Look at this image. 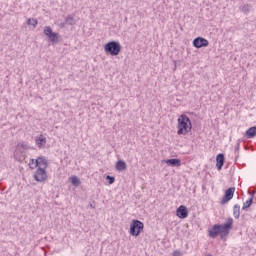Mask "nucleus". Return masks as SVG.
Returning a JSON list of instances; mask_svg holds the SVG:
<instances>
[{
    "label": "nucleus",
    "mask_w": 256,
    "mask_h": 256,
    "mask_svg": "<svg viewBox=\"0 0 256 256\" xmlns=\"http://www.w3.org/2000/svg\"><path fill=\"white\" fill-rule=\"evenodd\" d=\"M60 25H61V27H65V26H63V23H61Z\"/></svg>",
    "instance_id": "28"
},
{
    "label": "nucleus",
    "mask_w": 256,
    "mask_h": 256,
    "mask_svg": "<svg viewBox=\"0 0 256 256\" xmlns=\"http://www.w3.org/2000/svg\"><path fill=\"white\" fill-rule=\"evenodd\" d=\"M46 169L47 168H42L41 166H39L36 169V171L34 173L35 181H37L38 183H45V181H47V179H49Z\"/></svg>",
    "instance_id": "5"
},
{
    "label": "nucleus",
    "mask_w": 256,
    "mask_h": 256,
    "mask_svg": "<svg viewBox=\"0 0 256 256\" xmlns=\"http://www.w3.org/2000/svg\"><path fill=\"white\" fill-rule=\"evenodd\" d=\"M233 216L235 219H239L241 217V206L239 205H234L233 207Z\"/></svg>",
    "instance_id": "16"
},
{
    "label": "nucleus",
    "mask_w": 256,
    "mask_h": 256,
    "mask_svg": "<svg viewBox=\"0 0 256 256\" xmlns=\"http://www.w3.org/2000/svg\"><path fill=\"white\" fill-rule=\"evenodd\" d=\"M44 35L48 37L51 43H59V34L56 32H53V29H51V26L44 27Z\"/></svg>",
    "instance_id": "6"
},
{
    "label": "nucleus",
    "mask_w": 256,
    "mask_h": 256,
    "mask_svg": "<svg viewBox=\"0 0 256 256\" xmlns=\"http://www.w3.org/2000/svg\"><path fill=\"white\" fill-rule=\"evenodd\" d=\"M233 195H235V187H230L225 191V194L221 200V204L225 205V203H229L231 199H233Z\"/></svg>",
    "instance_id": "8"
},
{
    "label": "nucleus",
    "mask_w": 256,
    "mask_h": 256,
    "mask_svg": "<svg viewBox=\"0 0 256 256\" xmlns=\"http://www.w3.org/2000/svg\"><path fill=\"white\" fill-rule=\"evenodd\" d=\"M233 227V218H228L227 223L216 224L209 231V237L215 239L217 235H229V230Z\"/></svg>",
    "instance_id": "1"
},
{
    "label": "nucleus",
    "mask_w": 256,
    "mask_h": 256,
    "mask_svg": "<svg viewBox=\"0 0 256 256\" xmlns=\"http://www.w3.org/2000/svg\"><path fill=\"white\" fill-rule=\"evenodd\" d=\"M127 170V163L123 160H119L116 162V171H125Z\"/></svg>",
    "instance_id": "13"
},
{
    "label": "nucleus",
    "mask_w": 256,
    "mask_h": 256,
    "mask_svg": "<svg viewBox=\"0 0 256 256\" xmlns=\"http://www.w3.org/2000/svg\"><path fill=\"white\" fill-rule=\"evenodd\" d=\"M33 165L35 166V160H34V159H31V162L29 163V166H30V167H33Z\"/></svg>",
    "instance_id": "26"
},
{
    "label": "nucleus",
    "mask_w": 256,
    "mask_h": 256,
    "mask_svg": "<svg viewBox=\"0 0 256 256\" xmlns=\"http://www.w3.org/2000/svg\"><path fill=\"white\" fill-rule=\"evenodd\" d=\"M241 13L247 15V13H251V5L250 4H242L240 6Z\"/></svg>",
    "instance_id": "17"
},
{
    "label": "nucleus",
    "mask_w": 256,
    "mask_h": 256,
    "mask_svg": "<svg viewBox=\"0 0 256 256\" xmlns=\"http://www.w3.org/2000/svg\"><path fill=\"white\" fill-rule=\"evenodd\" d=\"M241 143L237 142L236 146H235V152L237 153V151H239V147H240Z\"/></svg>",
    "instance_id": "25"
},
{
    "label": "nucleus",
    "mask_w": 256,
    "mask_h": 256,
    "mask_svg": "<svg viewBox=\"0 0 256 256\" xmlns=\"http://www.w3.org/2000/svg\"><path fill=\"white\" fill-rule=\"evenodd\" d=\"M164 162L169 167H181V160L177 158L167 159V160H164Z\"/></svg>",
    "instance_id": "12"
},
{
    "label": "nucleus",
    "mask_w": 256,
    "mask_h": 256,
    "mask_svg": "<svg viewBox=\"0 0 256 256\" xmlns=\"http://www.w3.org/2000/svg\"><path fill=\"white\" fill-rule=\"evenodd\" d=\"M70 181L72 185H75V187H79L81 185V180L77 176H73L70 178Z\"/></svg>",
    "instance_id": "20"
},
{
    "label": "nucleus",
    "mask_w": 256,
    "mask_h": 256,
    "mask_svg": "<svg viewBox=\"0 0 256 256\" xmlns=\"http://www.w3.org/2000/svg\"><path fill=\"white\" fill-rule=\"evenodd\" d=\"M121 43L119 41H109L104 45V51L106 54L111 55L112 57H117L121 53Z\"/></svg>",
    "instance_id": "3"
},
{
    "label": "nucleus",
    "mask_w": 256,
    "mask_h": 256,
    "mask_svg": "<svg viewBox=\"0 0 256 256\" xmlns=\"http://www.w3.org/2000/svg\"><path fill=\"white\" fill-rule=\"evenodd\" d=\"M90 207H92V208H93V204H90Z\"/></svg>",
    "instance_id": "29"
},
{
    "label": "nucleus",
    "mask_w": 256,
    "mask_h": 256,
    "mask_svg": "<svg viewBox=\"0 0 256 256\" xmlns=\"http://www.w3.org/2000/svg\"><path fill=\"white\" fill-rule=\"evenodd\" d=\"M143 229H145V224L141 222L140 220H133L130 224V235L132 237H139L141 233H143Z\"/></svg>",
    "instance_id": "4"
},
{
    "label": "nucleus",
    "mask_w": 256,
    "mask_h": 256,
    "mask_svg": "<svg viewBox=\"0 0 256 256\" xmlns=\"http://www.w3.org/2000/svg\"><path fill=\"white\" fill-rule=\"evenodd\" d=\"M223 165H225V154L220 153L216 156V167L218 171L223 169Z\"/></svg>",
    "instance_id": "11"
},
{
    "label": "nucleus",
    "mask_w": 256,
    "mask_h": 256,
    "mask_svg": "<svg viewBox=\"0 0 256 256\" xmlns=\"http://www.w3.org/2000/svg\"><path fill=\"white\" fill-rule=\"evenodd\" d=\"M106 181H108L109 185H113V183H115V177H113L111 175H107Z\"/></svg>",
    "instance_id": "23"
},
{
    "label": "nucleus",
    "mask_w": 256,
    "mask_h": 256,
    "mask_svg": "<svg viewBox=\"0 0 256 256\" xmlns=\"http://www.w3.org/2000/svg\"><path fill=\"white\" fill-rule=\"evenodd\" d=\"M205 256H213V255H211V254H207V255H205Z\"/></svg>",
    "instance_id": "27"
},
{
    "label": "nucleus",
    "mask_w": 256,
    "mask_h": 256,
    "mask_svg": "<svg viewBox=\"0 0 256 256\" xmlns=\"http://www.w3.org/2000/svg\"><path fill=\"white\" fill-rule=\"evenodd\" d=\"M192 45L193 47H195V49H201L202 47H209V40L199 36L193 40Z\"/></svg>",
    "instance_id": "7"
},
{
    "label": "nucleus",
    "mask_w": 256,
    "mask_h": 256,
    "mask_svg": "<svg viewBox=\"0 0 256 256\" xmlns=\"http://www.w3.org/2000/svg\"><path fill=\"white\" fill-rule=\"evenodd\" d=\"M39 22L35 18H30L27 20V25H32V27H37Z\"/></svg>",
    "instance_id": "22"
},
{
    "label": "nucleus",
    "mask_w": 256,
    "mask_h": 256,
    "mask_svg": "<svg viewBox=\"0 0 256 256\" xmlns=\"http://www.w3.org/2000/svg\"><path fill=\"white\" fill-rule=\"evenodd\" d=\"M256 135V126L250 127L247 131H246V137L248 139H253V137H255Z\"/></svg>",
    "instance_id": "14"
},
{
    "label": "nucleus",
    "mask_w": 256,
    "mask_h": 256,
    "mask_svg": "<svg viewBox=\"0 0 256 256\" xmlns=\"http://www.w3.org/2000/svg\"><path fill=\"white\" fill-rule=\"evenodd\" d=\"M176 215L179 219H187L189 217V210H187V206L180 205L176 210Z\"/></svg>",
    "instance_id": "10"
},
{
    "label": "nucleus",
    "mask_w": 256,
    "mask_h": 256,
    "mask_svg": "<svg viewBox=\"0 0 256 256\" xmlns=\"http://www.w3.org/2000/svg\"><path fill=\"white\" fill-rule=\"evenodd\" d=\"M75 23H77V20H75L73 16L69 15L66 17L65 21L63 22V27H65V25H75Z\"/></svg>",
    "instance_id": "15"
},
{
    "label": "nucleus",
    "mask_w": 256,
    "mask_h": 256,
    "mask_svg": "<svg viewBox=\"0 0 256 256\" xmlns=\"http://www.w3.org/2000/svg\"><path fill=\"white\" fill-rule=\"evenodd\" d=\"M253 205V196L249 198L246 202H244L242 209L245 211V209H249Z\"/></svg>",
    "instance_id": "21"
},
{
    "label": "nucleus",
    "mask_w": 256,
    "mask_h": 256,
    "mask_svg": "<svg viewBox=\"0 0 256 256\" xmlns=\"http://www.w3.org/2000/svg\"><path fill=\"white\" fill-rule=\"evenodd\" d=\"M17 149H22L23 151H28V149H31V147L28 146L25 142H20L17 144Z\"/></svg>",
    "instance_id": "19"
},
{
    "label": "nucleus",
    "mask_w": 256,
    "mask_h": 256,
    "mask_svg": "<svg viewBox=\"0 0 256 256\" xmlns=\"http://www.w3.org/2000/svg\"><path fill=\"white\" fill-rule=\"evenodd\" d=\"M37 167L38 168L41 167L42 169H47L49 167V162H47V159H45V157H38L35 160L34 166H30V168L35 169Z\"/></svg>",
    "instance_id": "9"
},
{
    "label": "nucleus",
    "mask_w": 256,
    "mask_h": 256,
    "mask_svg": "<svg viewBox=\"0 0 256 256\" xmlns=\"http://www.w3.org/2000/svg\"><path fill=\"white\" fill-rule=\"evenodd\" d=\"M172 256H183V252L181 250H174Z\"/></svg>",
    "instance_id": "24"
},
{
    "label": "nucleus",
    "mask_w": 256,
    "mask_h": 256,
    "mask_svg": "<svg viewBox=\"0 0 256 256\" xmlns=\"http://www.w3.org/2000/svg\"><path fill=\"white\" fill-rule=\"evenodd\" d=\"M37 145L38 147H41V145H46L47 143V138H45V136L40 135L39 139H36Z\"/></svg>",
    "instance_id": "18"
},
{
    "label": "nucleus",
    "mask_w": 256,
    "mask_h": 256,
    "mask_svg": "<svg viewBox=\"0 0 256 256\" xmlns=\"http://www.w3.org/2000/svg\"><path fill=\"white\" fill-rule=\"evenodd\" d=\"M177 134L178 135H187L193 129V124H191V119L186 114H181L178 118L177 125Z\"/></svg>",
    "instance_id": "2"
}]
</instances>
